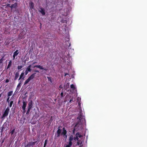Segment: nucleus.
Returning a JSON list of instances; mask_svg holds the SVG:
<instances>
[{
  "label": "nucleus",
  "mask_w": 147,
  "mask_h": 147,
  "mask_svg": "<svg viewBox=\"0 0 147 147\" xmlns=\"http://www.w3.org/2000/svg\"><path fill=\"white\" fill-rule=\"evenodd\" d=\"M16 56V55H14V54H13V59H15Z\"/></svg>",
  "instance_id": "nucleus-39"
},
{
  "label": "nucleus",
  "mask_w": 147,
  "mask_h": 147,
  "mask_svg": "<svg viewBox=\"0 0 147 147\" xmlns=\"http://www.w3.org/2000/svg\"><path fill=\"white\" fill-rule=\"evenodd\" d=\"M15 130V129H13L12 130H11L10 132V133L11 134V135H12L14 133Z\"/></svg>",
  "instance_id": "nucleus-26"
},
{
  "label": "nucleus",
  "mask_w": 147,
  "mask_h": 147,
  "mask_svg": "<svg viewBox=\"0 0 147 147\" xmlns=\"http://www.w3.org/2000/svg\"><path fill=\"white\" fill-rule=\"evenodd\" d=\"M19 76V74L18 72H16L15 74L14 80H17Z\"/></svg>",
  "instance_id": "nucleus-13"
},
{
  "label": "nucleus",
  "mask_w": 147,
  "mask_h": 147,
  "mask_svg": "<svg viewBox=\"0 0 147 147\" xmlns=\"http://www.w3.org/2000/svg\"><path fill=\"white\" fill-rule=\"evenodd\" d=\"M19 53V52L18 50H16L13 53L14 55L17 56Z\"/></svg>",
  "instance_id": "nucleus-21"
},
{
  "label": "nucleus",
  "mask_w": 147,
  "mask_h": 147,
  "mask_svg": "<svg viewBox=\"0 0 147 147\" xmlns=\"http://www.w3.org/2000/svg\"><path fill=\"white\" fill-rule=\"evenodd\" d=\"M22 67L23 66H18L17 68L19 70L21 69Z\"/></svg>",
  "instance_id": "nucleus-27"
},
{
  "label": "nucleus",
  "mask_w": 147,
  "mask_h": 147,
  "mask_svg": "<svg viewBox=\"0 0 147 147\" xmlns=\"http://www.w3.org/2000/svg\"><path fill=\"white\" fill-rule=\"evenodd\" d=\"M11 63L12 61L11 60H10L8 64L7 67V69H8L11 67Z\"/></svg>",
  "instance_id": "nucleus-17"
},
{
  "label": "nucleus",
  "mask_w": 147,
  "mask_h": 147,
  "mask_svg": "<svg viewBox=\"0 0 147 147\" xmlns=\"http://www.w3.org/2000/svg\"><path fill=\"white\" fill-rule=\"evenodd\" d=\"M75 136H77L78 138H80L82 136V135L80 134L79 132H78L77 133H76Z\"/></svg>",
  "instance_id": "nucleus-19"
},
{
  "label": "nucleus",
  "mask_w": 147,
  "mask_h": 147,
  "mask_svg": "<svg viewBox=\"0 0 147 147\" xmlns=\"http://www.w3.org/2000/svg\"><path fill=\"white\" fill-rule=\"evenodd\" d=\"M13 93V91H10L9 92L7 93V97H9L11 96Z\"/></svg>",
  "instance_id": "nucleus-18"
},
{
  "label": "nucleus",
  "mask_w": 147,
  "mask_h": 147,
  "mask_svg": "<svg viewBox=\"0 0 147 147\" xmlns=\"http://www.w3.org/2000/svg\"><path fill=\"white\" fill-rule=\"evenodd\" d=\"M23 105L22 106V108L23 109V110L25 111L26 107L27 105V103L25 101H23Z\"/></svg>",
  "instance_id": "nucleus-10"
},
{
  "label": "nucleus",
  "mask_w": 147,
  "mask_h": 147,
  "mask_svg": "<svg viewBox=\"0 0 147 147\" xmlns=\"http://www.w3.org/2000/svg\"><path fill=\"white\" fill-rule=\"evenodd\" d=\"M35 140L34 139H33V140L34 141Z\"/></svg>",
  "instance_id": "nucleus-49"
},
{
  "label": "nucleus",
  "mask_w": 147,
  "mask_h": 147,
  "mask_svg": "<svg viewBox=\"0 0 147 147\" xmlns=\"http://www.w3.org/2000/svg\"><path fill=\"white\" fill-rule=\"evenodd\" d=\"M66 86H69V83H67L66 84Z\"/></svg>",
  "instance_id": "nucleus-42"
},
{
  "label": "nucleus",
  "mask_w": 147,
  "mask_h": 147,
  "mask_svg": "<svg viewBox=\"0 0 147 147\" xmlns=\"http://www.w3.org/2000/svg\"><path fill=\"white\" fill-rule=\"evenodd\" d=\"M30 109H28V110H27V112H26V114H28L29 113V112H30Z\"/></svg>",
  "instance_id": "nucleus-30"
},
{
  "label": "nucleus",
  "mask_w": 147,
  "mask_h": 147,
  "mask_svg": "<svg viewBox=\"0 0 147 147\" xmlns=\"http://www.w3.org/2000/svg\"><path fill=\"white\" fill-rule=\"evenodd\" d=\"M36 142L37 141L29 142L25 147H33Z\"/></svg>",
  "instance_id": "nucleus-3"
},
{
  "label": "nucleus",
  "mask_w": 147,
  "mask_h": 147,
  "mask_svg": "<svg viewBox=\"0 0 147 147\" xmlns=\"http://www.w3.org/2000/svg\"><path fill=\"white\" fill-rule=\"evenodd\" d=\"M34 77L31 75L25 81L24 83V85L27 84L31 80L34 78Z\"/></svg>",
  "instance_id": "nucleus-4"
},
{
  "label": "nucleus",
  "mask_w": 147,
  "mask_h": 147,
  "mask_svg": "<svg viewBox=\"0 0 147 147\" xmlns=\"http://www.w3.org/2000/svg\"><path fill=\"white\" fill-rule=\"evenodd\" d=\"M9 5H9V4H7V6H9Z\"/></svg>",
  "instance_id": "nucleus-48"
},
{
  "label": "nucleus",
  "mask_w": 147,
  "mask_h": 147,
  "mask_svg": "<svg viewBox=\"0 0 147 147\" xmlns=\"http://www.w3.org/2000/svg\"><path fill=\"white\" fill-rule=\"evenodd\" d=\"M34 72H37V73H39V71L38 70H34Z\"/></svg>",
  "instance_id": "nucleus-37"
},
{
  "label": "nucleus",
  "mask_w": 147,
  "mask_h": 147,
  "mask_svg": "<svg viewBox=\"0 0 147 147\" xmlns=\"http://www.w3.org/2000/svg\"><path fill=\"white\" fill-rule=\"evenodd\" d=\"M5 82L6 83H7L9 82V80L8 79H7L5 80Z\"/></svg>",
  "instance_id": "nucleus-36"
},
{
  "label": "nucleus",
  "mask_w": 147,
  "mask_h": 147,
  "mask_svg": "<svg viewBox=\"0 0 147 147\" xmlns=\"http://www.w3.org/2000/svg\"><path fill=\"white\" fill-rule=\"evenodd\" d=\"M73 99H74V98H72L70 100V101H69V102H72V101H73Z\"/></svg>",
  "instance_id": "nucleus-34"
},
{
  "label": "nucleus",
  "mask_w": 147,
  "mask_h": 147,
  "mask_svg": "<svg viewBox=\"0 0 147 147\" xmlns=\"http://www.w3.org/2000/svg\"><path fill=\"white\" fill-rule=\"evenodd\" d=\"M72 144L71 141H69V143L68 145H67L65 147H71Z\"/></svg>",
  "instance_id": "nucleus-16"
},
{
  "label": "nucleus",
  "mask_w": 147,
  "mask_h": 147,
  "mask_svg": "<svg viewBox=\"0 0 147 147\" xmlns=\"http://www.w3.org/2000/svg\"><path fill=\"white\" fill-rule=\"evenodd\" d=\"M0 97H1V94H0Z\"/></svg>",
  "instance_id": "nucleus-50"
},
{
  "label": "nucleus",
  "mask_w": 147,
  "mask_h": 147,
  "mask_svg": "<svg viewBox=\"0 0 147 147\" xmlns=\"http://www.w3.org/2000/svg\"><path fill=\"white\" fill-rule=\"evenodd\" d=\"M33 67H37L40 69L44 70L45 71H47L48 70V69L47 68H44V67H43L42 66L40 65H34Z\"/></svg>",
  "instance_id": "nucleus-6"
},
{
  "label": "nucleus",
  "mask_w": 147,
  "mask_h": 147,
  "mask_svg": "<svg viewBox=\"0 0 147 147\" xmlns=\"http://www.w3.org/2000/svg\"><path fill=\"white\" fill-rule=\"evenodd\" d=\"M13 103V101H11L9 105V107H12V105Z\"/></svg>",
  "instance_id": "nucleus-23"
},
{
  "label": "nucleus",
  "mask_w": 147,
  "mask_h": 147,
  "mask_svg": "<svg viewBox=\"0 0 147 147\" xmlns=\"http://www.w3.org/2000/svg\"><path fill=\"white\" fill-rule=\"evenodd\" d=\"M33 103L32 101L30 102L28 104V109H31L32 108Z\"/></svg>",
  "instance_id": "nucleus-9"
},
{
  "label": "nucleus",
  "mask_w": 147,
  "mask_h": 147,
  "mask_svg": "<svg viewBox=\"0 0 147 147\" xmlns=\"http://www.w3.org/2000/svg\"><path fill=\"white\" fill-rule=\"evenodd\" d=\"M4 139H3L1 142V143L2 144L3 143V142H4Z\"/></svg>",
  "instance_id": "nucleus-40"
},
{
  "label": "nucleus",
  "mask_w": 147,
  "mask_h": 147,
  "mask_svg": "<svg viewBox=\"0 0 147 147\" xmlns=\"http://www.w3.org/2000/svg\"><path fill=\"white\" fill-rule=\"evenodd\" d=\"M21 86V83H19L18 84L17 87H18L19 86Z\"/></svg>",
  "instance_id": "nucleus-35"
},
{
  "label": "nucleus",
  "mask_w": 147,
  "mask_h": 147,
  "mask_svg": "<svg viewBox=\"0 0 147 147\" xmlns=\"http://www.w3.org/2000/svg\"><path fill=\"white\" fill-rule=\"evenodd\" d=\"M47 140H45V142L44 144V147H45V146L47 144Z\"/></svg>",
  "instance_id": "nucleus-29"
},
{
  "label": "nucleus",
  "mask_w": 147,
  "mask_h": 147,
  "mask_svg": "<svg viewBox=\"0 0 147 147\" xmlns=\"http://www.w3.org/2000/svg\"><path fill=\"white\" fill-rule=\"evenodd\" d=\"M60 126L58 127V129L56 132V134H55V138L56 137H59L60 135H62L63 136H65V137H67V136L66 135V134L67 133V132L66 129H65V127H63V131L61 133V129H60Z\"/></svg>",
  "instance_id": "nucleus-1"
},
{
  "label": "nucleus",
  "mask_w": 147,
  "mask_h": 147,
  "mask_svg": "<svg viewBox=\"0 0 147 147\" xmlns=\"http://www.w3.org/2000/svg\"><path fill=\"white\" fill-rule=\"evenodd\" d=\"M80 102H78V105H80Z\"/></svg>",
  "instance_id": "nucleus-47"
},
{
  "label": "nucleus",
  "mask_w": 147,
  "mask_h": 147,
  "mask_svg": "<svg viewBox=\"0 0 147 147\" xmlns=\"http://www.w3.org/2000/svg\"><path fill=\"white\" fill-rule=\"evenodd\" d=\"M36 63V62H34L33 63H32V64H35V63Z\"/></svg>",
  "instance_id": "nucleus-43"
},
{
  "label": "nucleus",
  "mask_w": 147,
  "mask_h": 147,
  "mask_svg": "<svg viewBox=\"0 0 147 147\" xmlns=\"http://www.w3.org/2000/svg\"><path fill=\"white\" fill-rule=\"evenodd\" d=\"M25 111H26V110L25 111L23 110L24 113H25Z\"/></svg>",
  "instance_id": "nucleus-45"
},
{
  "label": "nucleus",
  "mask_w": 147,
  "mask_h": 147,
  "mask_svg": "<svg viewBox=\"0 0 147 147\" xmlns=\"http://www.w3.org/2000/svg\"><path fill=\"white\" fill-rule=\"evenodd\" d=\"M9 110L10 109L9 107H7V108L5 110L3 114L1 117V119H2L3 120L5 118V117L8 115Z\"/></svg>",
  "instance_id": "nucleus-2"
},
{
  "label": "nucleus",
  "mask_w": 147,
  "mask_h": 147,
  "mask_svg": "<svg viewBox=\"0 0 147 147\" xmlns=\"http://www.w3.org/2000/svg\"><path fill=\"white\" fill-rule=\"evenodd\" d=\"M47 78L48 79V80L49 81H50L51 82H52L51 79V78L50 77H47Z\"/></svg>",
  "instance_id": "nucleus-31"
},
{
  "label": "nucleus",
  "mask_w": 147,
  "mask_h": 147,
  "mask_svg": "<svg viewBox=\"0 0 147 147\" xmlns=\"http://www.w3.org/2000/svg\"><path fill=\"white\" fill-rule=\"evenodd\" d=\"M30 7L31 9H32L34 7V4L33 2H31L30 3Z\"/></svg>",
  "instance_id": "nucleus-14"
},
{
  "label": "nucleus",
  "mask_w": 147,
  "mask_h": 147,
  "mask_svg": "<svg viewBox=\"0 0 147 147\" xmlns=\"http://www.w3.org/2000/svg\"><path fill=\"white\" fill-rule=\"evenodd\" d=\"M77 144H78V145H80V143H79V142H77Z\"/></svg>",
  "instance_id": "nucleus-44"
},
{
  "label": "nucleus",
  "mask_w": 147,
  "mask_h": 147,
  "mask_svg": "<svg viewBox=\"0 0 147 147\" xmlns=\"http://www.w3.org/2000/svg\"><path fill=\"white\" fill-rule=\"evenodd\" d=\"M63 89L62 90V92L61 93V98H62L63 97Z\"/></svg>",
  "instance_id": "nucleus-25"
},
{
  "label": "nucleus",
  "mask_w": 147,
  "mask_h": 147,
  "mask_svg": "<svg viewBox=\"0 0 147 147\" xmlns=\"http://www.w3.org/2000/svg\"><path fill=\"white\" fill-rule=\"evenodd\" d=\"M4 57H2L1 59H0V64L2 63Z\"/></svg>",
  "instance_id": "nucleus-24"
},
{
  "label": "nucleus",
  "mask_w": 147,
  "mask_h": 147,
  "mask_svg": "<svg viewBox=\"0 0 147 147\" xmlns=\"http://www.w3.org/2000/svg\"><path fill=\"white\" fill-rule=\"evenodd\" d=\"M24 72H22L20 76V78L18 79V80H20L22 78L23 80H24Z\"/></svg>",
  "instance_id": "nucleus-12"
},
{
  "label": "nucleus",
  "mask_w": 147,
  "mask_h": 147,
  "mask_svg": "<svg viewBox=\"0 0 147 147\" xmlns=\"http://www.w3.org/2000/svg\"><path fill=\"white\" fill-rule=\"evenodd\" d=\"M59 88H62V86L61 85H60L59 87Z\"/></svg>",
  "instance_id": "nucleus-41"
},
{
  "label": "nucleus",
  "mask_w": 147,
  "mask_h": 147,
  "mask_svg": "<svg viewBox=\"0 0 147 147\" xmlns=\"http://www.w3.org/2000/svg\"><path fill=\"white\" fill-rule=\"evenodd\" d=\"M10 98V97H7V102H9V99Z\"/></svg>",
  "instance_id": "nucleus-32"
},
{
  "label": "nucleus",
  "mask_w": 147,
  "mask_h": 147,
  "mask_svg": "<svg viewBox=\"0 0 147 147\" xmlns=\"http://www.w3.org/2000/svg\"><path fill=\"white\" fill-rule=\"evenodd\" d=\"M31 65H30L26 68L25 72V75H26L28 74L29 72H30L31 71L32 69H31Z\"/></svg>",
  "instance_id": "nucleus-5"
},
{
  "label": "nucleus",
  "mask_w": 147,
  "mask_h": 147,
  "mask_svg": "<svg viewBox=\"0 0 147 147\" xmlns=\"http://www.w3.org/2000/svg\"><path fill=\"white\" fill-rule=\"evenodd\" d=\"M78 123H76V124L75 125L74 128L72 130V134L73 135H74L75 134V131H76V127L78 126Z\"/></svg>",
  "instance_id": "nucleus-11"
},
{
  "label": "nucleus",
  "mask_w": 147,
  "mask_h": 147,
  "mask_svg": "<svg viewBox=\"0 0 147 147\" xmlns=\"http://www.w3.org/2000/svg\"><path fill=\"white\" fill-rule=\"evenodd\" d=\"M67 75H69V74L67 73H65V76H66Z\"/></svg>",
  "instance_id": "nucleus-38"
},
{
  "label": "nucleus",
  "mask_w": 147,
  "mask_h": 147,
  "mask_svg": "<svg viewBox=\"0 0 147 147\" xmlns=\"http://www.w3.org/2000/svg\"><path fill=\"white\" fill-rule=\"evenodd\" d=\"M82 117H83V116H82L81 114H80L77 117V119L79 120L78 121V122L77 123H78V124L80 122H81V119L82 118Z\"/></svg>",
  "instance_id": "nucleus-8"
},
{
  "label": "nucleus",
  "mask_w": 147,
  "mask_h": 147,
  "mask_svg": "<svg viewBox=\"0 0 147 147\" xmlns=\"http://www.w3.org/2000/svg\"><path fill=\"white\" fill-rule=\"evenodd\" d=\"M78 99H80L81 98H79V97H78Z\"/></svg>",
  "instance_id": "nucleus-46"
},
{
  "label": "nucleus",
  "mask_w": 147,
  "mask_h": 147,
  "mask_svg": "<svg viewBox=\"0 0 147 147\" xmlns=\"http://www.w3.org/2000/svg\"><path fill=\"white\" fill-rule=\"evenodd\" d=\"M78 137H77V136H76V137H74V140H78Z\"/></svg>",
  "instance_id": "nucleus-28"
},
{
  "label": "nucleus",
  "mask_w": 147,
  "mask_h": 147,
  "mask_svg": "<svg viewBox=\"0 0 147 147\" xmlns=\"http://www.w3.org/2000/svg\"><path fill=\"white\" fill-rule=\"evenodd\" d=\"M17 3H15L11 5V6H10V7H11V8H16V7L17 6Z\"/></svg>",
  "instance_id": "nucleus-15"
},
{
  "label": "nucleus",
  "mask_w": 147,
  "mask_h": 147,
  "mask_svg": "<svg viewBox=\"0 0 147 147\" xmlns=\"http://www.w3.org/2000/svg\"><path fill=\"white\" fill-rule=\"evenodd\" d=\"M39 11L44 16L45 14V10L44 9L42 8H40V10H39Z\"/></svg>",
  "instance_id": "nucleus-7"
},
{
  "label": "nucleus",
  "mask_w": 147,
  "mask_h": 147,
  "mask_svg": "<svg viewBox=\"0 0 147 147\" xmlns=\"http://www.w3.org/2000/svg\"><path fill=\"white\" fill-rule=\"evenodd\" d=\"M70 87L73 90H74L75 89V87L73 84H71L70 86Z\"/></svg>",
  "instance_id": "nucleus-22"
},
{
  "label": "nucleus",
  "mask_w": 147,
  "mask_h": 147,
  "mask_svg": "<svg viewBox=\"0 0 147 147\" xmlns=\"http://www.w3.org/2000/svg\"><path fill=\"white\" fill-rule=\"evenodd\" d=\"M36 74V73L35 72V73H34L32 74L31 75L34 77Z\"/></svg>",
  "instance_id": "nucleus-33"
},
{
  "label": "nucleus",
  "mask_w": 147,
  "mask_h": 147,
  "mask_svg": "<svg viewBox=\"0 0 147 147\" xmlns=\"http://www.w3.org/2000/svg\"><path fill=\"white\" fill-rule=\"evenodd\" d=\"M73 139H74V137H73V135H71L69 137V141H72L73 140Z\"/></svg>",
  "instance_id": "nucleus-20"
}]
</instances>
